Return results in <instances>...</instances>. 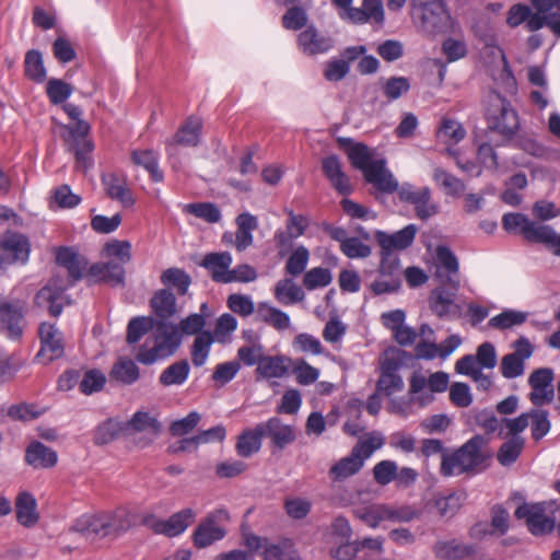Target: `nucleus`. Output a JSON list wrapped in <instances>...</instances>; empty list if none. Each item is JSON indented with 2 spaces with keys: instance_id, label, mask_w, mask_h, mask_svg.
Masks as SVG:
<instances>
[{
  "instance_id": "4be33fe9",
  "label": "nucleus",
  "mask_w": 560,
  "mask_h": 560,
  "mask_svg": "<svg viewBox=\"0 0 560 560\" xmlns=\"http://www.w3.org/2000/svg\"><path fill=\"white\" fill-rule=\"evenodd\" d=\"M366 459L360 454V448L351 450L350 454L336 462L328 471L332 481H343L358 474Z\"/></svg>"
},
{
  "instance_id": "69168bd1",
  "label": "nucleus",
  "mask_w": 560,
  "mask_h": 560,
  "mask_svg": "<svg viewBox=\"0 0 560 560\" xmlns=\"http://www.w3.org/2000/svg\"><path fill=\"white\" fill-rule=\"evenodd\" d=\"M106 383V377L100 370L93 369L84 373L80 381V390L85 395L100 392Z\"/></svg>"
},
{
  "instance_id": "37998d69",
  "label": "nucleus",
  "mask_w": 560,
  "mask_h": 560,
  "mask_svg": "<svg viewBox=\"0 0 560 560\" xmlns=\"http://www.w3.org/2000/svg\"><path fill=\"white\" fill-rule=\"evenodd\" d=\"M275 296L283 304L301 302L305 294L304 291L296 285L292 279H282L278 281L275 288Z\"/></svg>"
},
{
  "instance_id": "cd10ccee",
  "label": "nucleus",
  "mask_w": 560,
  "mask_h": 560,
  "mask_svg": "<svg viewBox=\"0 0 560 560\" xmlns=\"http://www.w3.org/2000/svg\"><path fill=\"white\" fill-rule=\"evenodd\" d=\"M432 551L440 560H464L470 556H475V546L468 544H460L455 539L444 541H436Z\"/></svg>"
},
{
  "instance_id": "13d9d810",
  "label": "nucleus",
  "mask_w": 560,
  "mask_h": 560,
  "mask_svg": "<svg viewBox=\"0 0 560 560\" xmlns=\"http://www.w3.org/2000/svg\"><path fill=\"white\" fill-rule=\"evenodd\" d=\"M103 255L117 258L118 262L128 264L131 260V244L128 241L112 240L105 243Z\"/></svg>"
},
{
  "instance_id": "a18cd8bd",
  "label": "nucleus",
  "mask_w": 560,
  "mask_h": 560,
  "mask_svg": "<svg viewBox=\"0 0 560 560\" xmlns=\"http://www.w3.org/2000/svg\"><path fill=\"white\" fill-rule=\"evenodd\" d=\"M152 317L138 316L129 320L127 326L126 341L128 345H135L147 335L155 325Z\"/></svg>"
},
{
  "instance_id": "4d7b16f0",
  "label": "nucleus",
  "mask_w": 560,
  "mask_h": 560,
  "mask_svg": "<svg viewBox=\"0 0 560 560\" xmlns=\"http://www.w3.org/2000/svg\"><path fill=\"white\" fill-rule=\"evenodd\" d=\"M310 259L308 249L301 245L296 247L289 256L285 262V272L292 277H298L304 272Z\"/></svg>"
},
{
  "instance_id": "a878e982",
  "label": "nucleus",
  "mask_w": 560,
  "mask_h": 560,
  "mask_svg": "<svg viewBox=\"0 0 560 560\" xmlns=\"http://www.w3.org/2000/svg\"><path fill=\"white\" fill-rule=\"evenodd\" d=\"M195 518L196 513L192 509H184L173 514L167 520H163L162 523H159L156 525V534H162L167 537L178 536L195 522Z\"/></svg>"
},
{
  "instance_id": "4468645a",
  "label": "nucleus",
  "mask_w": 560,
  "mask_h": 560,
  "mask_svg": "<svg viewBox=\"0 0 560 560\" xmlns=\"http://www.w3.org/2000/svg\"><path fill=\"white\" fill-rule=\"evenodd\" d=\"M259 434L271 440L273 448L283 450L296 440L295 430L289 424H284L280 418L272 417L266 422L258 423Z\"/></svg>"
},
{
  "instance_id": "9b49d317",
  "label": "nucleus",
  "mask_w": 560,
  "mask_h": 560,
  "mask_svg": "<svg viewBox=\"0 0 560 560\" xmlns=\"http://www.w3.org/2000/svg\"><path fill=\"white\" fill-rule=\"evenodd\" d=\"M398 196L401 201L415 206L416 214L421 220H427L439 211V207L431 201L429 187L415 190L411 185H405L398 190Z\"/></svg>"
},
{
  "instance_id": "774afa93",
  "label": "nucleus",
  "mask_w": 560,
  "mask_h": 560,
  "mask_svg": "<svg viewBox=\"0 0 560 560\" xmlns=\"http://www.w3.org/2000/svg\"><path fill=\"white\" fill-rule=\"evenodd\" d=\"M240 370L241 363L237 360L220 363L215 366L213 371L212 380L219 386H223L231 382Z\"/></svg>"
},
{
  "instance_id": "7c9ffc66",
  "label": "nucleus",
  "mask_w": 560,
  "mask_h": 560,
  "mask_svg": "<svg viewBox=\"0 0 560 560\" xmlns=\"http://www.w3.org/2000/svg\"><path fill=\"white\" fill-rule=\"evenodd\" d=\"M15 514L18 522L24 527H33L38 523L39 514L37 503L30 492H20L15 500Z\"/></svg>"
},
{
  "instance_id": "0eeeda50",
  "label": "nucleus",
  "mask_w": 560,
  "mask_h": 560,
  "mask_svg": "<svg viewBox=\"0 0 560 560\" xmlns=\"http://www.w3.org/2000/svg\"><path fill=\"white\" fill-rule=\"evenodd\" d=\"M502 226L509 233L522 235L526 242L544 244L546 247L552 240L553 229L551 226L535 222L523 213L510 212L504 214Z\"/></svg>"
},
{
  "instance_id": "473e14b6",
  "label": "nucleus",
  "mask_w": 560,
  "mask_h": 560,
  "mask_svg": "<svg viewBox=\"0 0 560 560\" xmlns=\"http://www.w3.org/2000/svg\"><path fill=\"white\" fill-rule=\"evenodd\" d=\"M261 556L264 560H301L291 539H281L278 542L266 540Z\"/></svg>"
},
{
  "instance_id": "49530a36",
  "label": "nucleus",
  "mask_w": 560,
  "mask_h": 560,
  "mask_svg": "<svg viewBox=\"0 0 560 560\" xmlns=\"http://www.w3.org/2000/svg\"><path fill=\"white\" fill-rule=\"evenodd\" d=\"M131 160L135 164L143 166L150 173L152 180H163V173L159 170L158 156L152 150H135L131 153Z\"/></svg>"
},
{
  "instance_id": "5fc2aeb1",
  "label": "nucleus",
  "mask_w": 560,
  "mask_h": 560,
  "mask_svg": "<svg viewBox=\"0 0 560 560\" xmlns=\"http://www.w3.org/2000/svg\"><path fill=\"white\" fill-rule=\"evenodd\" d=\"M185 211L208 223H217L221 220V211L212 202H195L185 206Z\"/></svg>"
},
{
  "instance_id": "2eb2a0df",
  "label": "nucleus",
  "mask_w": 560,
  "mask_h": 560,
  "mask_svg": "<svg viewBox=\"0 0 560 560\" xmlns=\"http://www.w3.org/2000/svg\"><path fill=\"white\" fill-rule=\"evenodd\" d=\"M42 348L38 352V358L46 359V362H51L55 359L62 357L65 352V345L61 331L52 324L43 323L38 329Z\"/></svg>"
},
{
  "instance_id": "e433bc0d",
  "label": "nucleus",
  "mask_w": 560,
  "mask_h": 560,
  "mask_svg": "<svg viewBox=\"0 0 560 560\" xmlns=\"http://www.w3.org/2000/svg\"><path fill=\"white\" fill-rule=\"evenodd\" d=\"M103 183L107 195L112 199L119 200L124 206L133 205L135 200L131 196V191L127 188L124 179L115 174H108L103 176Z\"/></svg>"
},
{
  "instance_id": "7ed1b4c3",
  "label": "nucleus",
  "mask_w": 560,
  "mask_h": 560,
  "mask_svg": "<svg viewBox=\"0 0 560 560\" xmlns=\"http://www.w3.org/2000/svg\"><path fill=\"white\" fill-rule=\"evenodd\" d=\"M62 109L70 119L75 121L73 125L63 126L66 133L62 138L68 145V150L75 156L77 167L86 170L91 164L90 153L94 149L92 140L89 138L91 126L88 121L81 119L82 110L74 104H65Z\"/></svg>"
},
{
  "instance_id": "0e129e2a",
  "label": "nucleus",
  "mask_w": 560,
  "mask_h": 560,
  "mask_svg": "<svg viewBox=\"0 0 560 560\" xmlns=\"http://www.w3.org/2000/svg\"><path fill=\"white\" fill-rule=\"evenodd\" d=\"M532 419V438L535 441L541 440L550 430L548 412L541 409H532L529 412Z\"/></svg>"
},
{
  "instance_id": "8fccbe9b",
  "label": "nucleus",
  "mask_w": 560,
  "mask_h": 560,
  "mask_svg": "<svg viewBox=\"0 0 560 560\" xmlns=\"http://www.w3.org/2000/svg\"><path fill=\"white\" fill-rule=\"evenodd\" d=\"M465 493L453 492L444 497H439L434 500V506L441 517L451 518L460 509Z\"/></svg>"
},
{
  "instance_id": "f257e3e1",
  "label": "nucleus",
  "mask_w": 560,
  "mask_h": 560,
  "mask_svg": "<svg viewBox=\"0 0 560 560\" xmlns=\"http://www.w3.org/2000/svg\"><path fill=\"white\" fill-rule=\"evenodd\" d=\"M133 526L135 518L131 511L119 506L110 511L82 515L75 520L70 530L78 533L86 541L95 544L103 539L115 540Z\"/></svg>"
},
{
  "instance_id": "bb28decb",
  "label": "nucleus",
  "mask_w": 560,
  "mask_h": 560,
  "mask_svg": "<svg viewBox=\"0 0 560 560\" xmlns=\"http://www.w3.org/2000/svg\"><path fill=\"white\" fill-rule=\"evenodd\" d=\"M202 120L197 116H189L178 128L167 145L178 144L184 147H197L200 142Z\"/></svg>"
},
{
  "instance_id": "09e8293b",
  "label": "nucleus",
  "mask_w": 560,
  "mask_h": 560,
  "mask_svg": "<svg viewBox=\"0 0 560 560\" xmlns=\"http://www.w3.org/2000/svg\"><path fill=\"white\" fill-rule=\"evenodd\" d=\"M433 179L441 186L447 195L460 196L465 191V184L462 179L452 175L441 167H435L433 172Z\"/></svg>"
},
{
  "instance_id": "79ce46f5",
  "label": "nucleus",
  "mask_w": 560,
  "mask_h": 560,
  "mask_svg": "<svg viewBox=\"0 0 560 560\" xmlns=\"http://www.w3.org/2000/svg\"><path fill=\"white\" fill-rule=\"evenodd\" d=\"M381 89L388 102H393L407 94L410 90V80L406 77H390L380 80Z\"/></svg>"
},
{
  "instance_id": "6e6d98bb",
  "label": "nucleus",
  "mask_w": 560,
  "mask_h": 560,
  "mask_svg": "<svg viewBox=\"0 0 560 560\" xmlns=\"http://www.w3.org/2000/svg\"><path fill=\"white\" fill-rule=\"evenodd\" d=\"M73 92V86L61 79H50L46 84V93L51 104L65 103Z\"/></svg>"
},
{
  "instance_id": "c03bdc74",
  "label": "nucleus",
  "mask_w": 560,
  "mask_h": 560,
  "mask_svg": "<svg viewBox=\"0 0 560 560\" xmlns=\"http://www.w3.org/2000/svg\"><path fill=\"white\" fill-rule=\"evenodd\" d=\"M161 282L175 288L178 294L184 295L188 291L191 278L185 270L172 267L162 272Z\"/></svg>"
},
{
  "instance_id": "2f4dec72",
  "label": "nucleus",
  "mask_w": 560,
  "mask_h": 560,
  "mask_svg": "<svg viewBox=\"0 0 560 560\" xmlns=\"http://www.w3.org/2000/svg\"><path fill=\"white\" fill-rule=\"evenodd\" d=\"M150 306L158 322H166L177 312L176 298L168 289L158 290L150 300Z\"/></svg>"
},
{
  "instance_id": "052dcab7",
  "label": "nucleus",
  "mask_w": 560,
  "mask_h": 560,
  "mask_svg": "<svg viewBox=\"0 0 560 560\" xmlns=\"http://www.w3.org/2000/svg\"><path fill=\"white\" fill-rule=\"evenodd\" d=\"M466 136V131L460 122L444 117L441 121V126L438 130V137L444 139V141H451L458 143Z\"/></svg>"
},
{
  "instance_id": "393cba45",
  "label": "nucleus",
  "mask_w": 560,
  "mask_h": 560,
  "mask_svg": "<svg viewBox=\"0 0 560 560\" xmlns=\"http://www.w3.org/2000/svg\"><path fill=\"white\" fill-rule=\"evenodd\" d=\"M125 264L118 261L96 262L89 268V276L113 287L125 285Z\"/></svg>"
},
{
  "instance_id": "f3484780",
  "label": "nucleus",
  "mask_w": 560,
  "mask_h": 560,
  "mask_svg": "<svg viewBox=\"0 0 560 560\" xmlns=\"http://www.w3.org/2000/svg\"><path fill=\"white\" fill-rule=\"evenodd\" d=\"M332 37L320 33L314 25L307 26L298 36V45L303 54L315 56L325 54L334 47Z\"/></svg>"
},
{
  "instance_id": "4c0bfd02",
  "label": "nucleus",
  "mask_w": 560,
  "mask_h": 560,
  "mask_svg": "<svg viewBox=\"0 0 560 560\" xmlns=\"http://www.w3.org/2000/svg\"><path fill=\"white\" fill-rule=\"evenodd\" d=\"M189 363L187 360H180L172 363L160 375L159 382L167 387L184 384L189 375Z\"/></svg>"
},
{
  "instance_id": "a19ab883",
  "label": "nucleus",
  "mask_w": 560,
  "mask_h": 560,
  "mask_svg": "<svg viewBox=\"0 0 560 560\" xmlns=\"http://www.w3.org/2000/svg\"><path fill=\"white\" fill-rule=\"evenodd\" d=\"M384 510V521L397 522V523H408L413 520L420 518L422 515L421 510L415 508L413 505L402 504V505H390L383 504Z\"/></svg>"
},
{
  "instance_id": "39448f33",
  "label": "nucleus",
  "mask_w": 560,
  "mask_h": 560,
  "mask_svg": "<svg viewBox=\"0 0 560 560\" xmlns=\"http://www.w3.org/2000/svg\"><path fill=\"white\" fill-rule=\"evenodd\" d=\"M485 117L488 129L500 133L505 140L512 139L520 128L516 110L510 102L498 92L487 96Z\"/></svg>"
},
{
  "instance_id": "6ab92c4d",
  "label": "nucleus",
  "mask_w": 560,
  "mask_h": 560,
  "mask_svg": "<svg viewBox=\"0 0 560 560\" xmlns=\"http://www.w3.org/2000/svg\"><path fill=\"white\" fill-rule=\"evenodd\" d=\"M337 142L347 153L351 165L364 175L375 161L370 148L364 143L354 142L351 138L339 137Z\"/></svg>"
},
{
  "instance_id": "603ef678",
  "label": "nucleus",
  "mask_w": 560,
  "mask_h": 560,
  "mask_svg": "<svg viewBox=\"0 0 560 560\" xmlns=\"http://www.w3.org/2000/svg\"><path fill=\"white\" fill-rule=\"evenodd\" d=\"M24 72L34 82L42 83L46 80V69L38 50L32 49L26 52Z\"/></svg>"
},
{
  "instance_id": "c756f323",
  "label": "nucleus",
  "mask_w": 560,
  "mask_h": 560,
  "mask_svg": "<svg viewBox=\"0 0 560 560\" xmlns=\"http://www.w3.org/2000/svg\"><path fill=\"white\" fill-rule=\"evenodd\" d=\"M232 264V256L229 252L209 253L205 256L200 266L209 270L215 282L226 283L229 268Z\"/></svg>"
},
{
  "instance_id": "c9c22d12",
  "label": "nucleus",
  "mask_w": 560,
  "mask_h": 560,
  "mask_svg": "<svg viewBox=\"0 0 560 560\" xmlns=\"http://www.w3.org/2000/svg\"><path fill=\"white\" fill-rule=\"evenodd\" d=\"M257 315L260 320L279 331L288 329L291 325L290 317L287 313L267 303L258 304Z\"/></svg>"
},
{
  "instance_id": "412c9836",
  "label": "nucleus",
  "mask_w": 560,
  "mask_h": 560,
  "mask_svg": "<svg viewBox=\"0 0 560 560\" xmlns=\"http://www.w3.org/2000/svg\"><path fill=\"white\" fill-rule=\"evenodd\" d=\"M364 179L372 184L378 191L393 194L398 189V183L386 167L383 159L374 161L370 170L364 174Z\"/></svg>"
},
{
  "instance_id": "1a4fd4ad",
  "label": "nucleus",
  "mask_w": 560,
  "mask_h": 560,
  "mask_svg": "<svg viewBox=\"0 0 560 560\" xmlns=\"http://www.w3.org/2000/svg\"><path fill=\"white\" fill-rule=\"evenodd\" d=\"M514 351L501 359L500 370L502 376L512 380L525 372V361L534 353V347L526 337H520L512 345Z\"/></svg>"
},
{
  "instance_id": "e2e57ef3",
  "label": "nucleus",
  "mask_w": 560,
  "mask_h": 560,
  "mask_svg": "<svg viewBox=\"0 0 560 560\" xmlns=\"http://www.w3.org/2000/svg\"><path fill=\"white\" fill-rule=\"evenodd\" d=\"M378 276L382 279L401 282V267L398 256H381Z\"/></svg>"
},
{
  "instance_id": "3c124183",
  "label": "nucleus",
  "mask_w": 560,
  "mask_h": 560,
  "mask_svg": "<svg viewBox=\"0 0 560 560\" xmlns=\"http://www.w3.org/2000/svg\"><path fill=\"white\" fill-rule=\"evenodd\" d=\"M213 341L214 337L210 331L206 330L197 335L191 347V361L194 365L201 366L205 364Z\"/></svg>"
},
{
  "instance_id": "aec40b11",
  "label": "nucleus",
  "mask_w": 560,
  "mask_h": 560,
  "mask_svg": "<svg viewBox=\"0 0 560 560\" xmlns=\"http://www.w3.org/2000/svg\"><path fill=\"white\" fill-rule=\"evenodd\" d=\"M456 293H453L444 287L435 288L429 298V305L432 312L440 318L459 317L460 306L454 302Z\"/></svg>"
},
{
  "instance_id": "ea45409f",
  "label": "nucleus",
  "mask_w": 560,
  "mask_h": 560,
  "mask_svg": "<svg viewBox=\"0 0 560 560\" xmlns=\"http://www.w3.org/2000/svg\"><path fill=\"white\" fill-rule=\"evenodd\" d=\"M259 425L256 424L254 429L245 430L240 434L236 442L237 454L242 457H249L257 453L261 447L262 434H259Z\"/></svg>"
},
{
  "instance_id": "9d476101",
  "label": "nucleus",
  "mask_w": 560,
  "mask_h": 560,
  "mask_svg": "<svg viewBox=\"0 0 560 560\" xmlns=\"http://www.w3.org/2000/svg\"><path fill=\"white\" fill-rule=\"evenodd\" d=\"M69 282L59 276H54L48 283L42 288L35 295L34 302L40 308H46L51 316H59L62 312V304L59 302L62 299Z\"/></svg>"
},
{
  "instance_id": "f704fd0d",
  "label": "nucleus",
  "mask_w": 560,
  "mask_h": 560,
  "mask_svg": "<svg viewBox=\"0 0 560 560\" xmlns=\"http://www.w3.org/2000/svg\"><path fill=\"white\" fill-rule=\"evenodd\" d=\"M225 536V530L218 526L212 525L206 520H202L194 532V544L198 548H206L214 541L222 539Z\"/></svg>"
},
{
  "instance_id": "ddd939ff",
  "label": "nucleus",
  "mask_w": 560,
  "mask_h": 560,
  "mask_svg": "<svg viewBox=\"0 0 560 560\" xmlns=\"http://www.w3.org/2000/svg\"><path fill=\"white\" fill-rule=\"evenodd\" d=\"M416 233L417 228L413 224H409L393 234L376 231L375 238L381 246V256H397L394 252L408 248L413 243Z\"/></svg>"
},
{
  "instance_id": "423d86ee",
  "label": "nucleus",
  "mask_w": 560,
  "mask_h": 560,
  "mask_svg": "<svg viewBox=\"0 0 560 560\" xmlns=\"http://www.w3.org/2000/svg\"><path fill=\"white\" fill-rule=\"evenodd\" d=\"M155 328L153 347L148 348L147 345H142L136 355L137 361L145 365L173 355L182 343V335L176 325L156 322Z\"/></svg>"
},
{
  "instance_id": "5701e85b",
  "label": "nucleus",
  "mask_w": 560,
  "mask_h": 560,
  "mask_svg": "<svg viewBox=\"0 0 560 560\" xmlns=\"http://www.w3.org/2000/svg\"><path fill=\"white\" fill-rule=\"evenodd\" d=\"M126 430L130 433H145V441L142 446L152 443L161 433V422L145 411H137L126 424Z\"/></svg>"
},
{
  "instance_id": "de8ad7c7",
  "label": "nucleus",
  "mask_w": 560,
  "mask_h": 560,
  "mask_svg": "<svg viewBox=\"0 0 560 560\" xmlns=\"http://www.w3.org/2000/svg\"><path fill=\"white\" fill-rule=\"evenodd\" d=\"M525 441L522 436L510 438L499 448L497 459L502 466H509L516 462L522 453Z\"/></svg>"
},
{
  "instance_id": "864d4df0",
  "label": "nucleus",
  "mask_w": 560,
  "mask_h": 560,
  "mask_svg": "<svg viewBox=\"0 0 560 560\" xmlns=\"http://www.w3.org/2000/svg\"><path fill=\"white\" fill-rule=\"evenodd\" d=\"M528 314L526 312L506 310L492 317L488 325L495 329H509L513 326L522 325L526 322Z\"/></svg>"
},
{
  "instance_id": "f03ea898",
  "label": "nucleus",
  "mask_w": 560,
  "mask_h": 560,
  "mask_svg": "<svg viewBox=\"0 0 560 560\" xmlns=\"http://www.w3.org/2000/svg\"><path fill=\"white\" fill-rule=\"evenodd\" d=\"M491 457L488 441L477 434L453 453H443L440 474L444 477L477 475L489 467Z\"/></svg>"
},
{
  "instance_id": "b1692460",
  "label": "nucleus",
  "mask_w": 560,
  "mask_h": 560,
  "mask_svg": "<svg viewBox=\"0 0 560 560\" xmlns=\"http://www.w3.org/2000/svg\"><path fill=\"white\" fill-rule=\"evenodd\" d=\"M322 170L324 175L330 182L331 186L343 196L352 192V186L349 177L342 172L340 160L332 154L322 161Z\"/></svg>"
},
{
  "instance_id": "c85d7f7f",
  "label": "nucleus",
  "mask_w": 560,
  "mask_h": 560,
  "mask_svg": "<svg viewBox=\"0 0 560 560\" xmlns=\"http://www.w3.org/2000/svg\"><path fill=\"white\" fill-rule=\"evenodd\" d=\"M57 453L42 442H32L25 452V462L34 468H51L57 464Z\"/></svg>"
},
{
  "instance_id": "72a5a7b5",
  "label": "nucleus",
  "mask_w": 560,
  "mask_h": 560,
  "mask_svg": "<svg viewBox=\"0 0 560 560\" xmlns=\"http://www.w3.org/2000/svg\"><path fill=\"white\" fill-rule=\"evenodd\" d=\"M140 377L138 365L128 358H119L109 372L110 381L118 382L124 385H131Z\"/></svg>"
},
{
  "instance_id": "20e7f679",
  "label": "nucleus",
  "mask_w": 560,
  "mask_h": 560,
  "mask_svg": "<svg viewBox=\"0 0 560 560\" xmlns=\"http://www.w3.org/2000/svg\"><path fill=\"white\" fill-rule=\"evenodd\" d=\"M410 16L418 31L427 36L445 34L451 27V15L443 0H411Z\"/></svg>"
},
{
  "instance_id": "dca6fc26",
  "label": "nucleus",
  "mask_w": 560,
  "mask_h": 560,
  "mask_svg": "<svg viewBox=\"0 0 560 560\" xmlns=\"http://www.w3.org/2000/svg\"><path fill=\"white\" fill-rule=\"evenodd\" d=\"M24 325L23 310L20 303L0 299V330L10 338L18 339L23 334Z\"/></svg>"
},
{
  "instance_id": "338daca9",
  "label": "nucleus",
  "mask_w": 560,
  "mask_h": 560,
  "mask_svg": "<svg viewBox=\"0 0 560 560\" xmlns=\"http://www.w3.org/2000/svg\"><path fill=\"white\" fill-rule=\"evenodd\" d=\"M201 416L197 411H190L185 418L175 420L168 430L173 436H185L194 431L200 422Z\"/></svg>"
},
{
  "instance_id": "f8f14e48",
  "label": "nucleus",
  "mask_w": 560,
  "mask_h": 560,
  "mask_svg": "<svg viewBox=\"0 0 560 560\" xmlns=\"http://www.w3.org/2000/svg\"><path fill=\"white\" fill-rule=\"evenodd\" d=\"M0 247L3 252L1 262L25 264L28 260L31 244L27 236L21 233L7 232L0 242Z\"/></svg>"
},
{
  "instance_id": "bf43d9fd",
  "label": "nucleus",
  "mask_w": 560,
  "mask_h": 560,
  "mask_svg": "<svg viewBox=\"0 0 560 560\" xmlns=\"http://www.w3.org/2000/svg\"><path fill=\"white\" fill-rule=\"evenodd\" d=\"M332 280L328 268L315 267L304 273L303 284L307 290L327 287Z\"/></svg>"
},
{
  "instance_id": "a211bd4d",
  "label": "nucleus",
  "mask_w": 560,
  "mask_h": 560,
  "mask_svg": "<svg viewBox=\"0 0 560 560\" xmlns=\"http://www.w3.org/2000/svg\"><path fill=\"white\" fill-rule=\"evenodd\" d=\"M56 261L68 271L69 284L82 279L88 268V259L72 247H59L56 252Z\"/></svg>"
},
{
  "instance_id": "680f3d73",
  "label": "nucleus",
  "mask_w": 560,
  "mask_h": 560,
  "mask_svg": "<svg viewBox=\"0 0 560 560\" xmlns=\"http://www.w3.org/2000/svg\"><path fill=\"white\" fill-rule=\"evenodd\" d=\"M353 514L372 528L377 527L384 521L383 504L359 506L353 510Z\"/></svg>"
},
{
  "instance_id": "58836bf2",
  "label": "nucleus",
  "mask_w": 560,
  "mask_h": 560,
  "mask_svg": "<svg viewBox=\"0 0 560 560\" xmlns=\"http://www.w3.org/2000/svg\"><path fill=\"white\" fill-rule=\"evenodd\" d=\"M255 372L262 378H280L287 374L288 368L283 357L265 355Z\"/></svg>"
},
{
  "instance_id": "6e6552de",
  "label": "nucleus",
  "mask_w": 560,
  "mask_h": 560,
  "mask_svg": "<svg viewBox=\"0 0 560 560\" xmlns=\"http://www.w3.org/2000/svg\"><path fill=\"white\" fill-rule=\"evenodd\" d=\"M546 504L523 503L515 510L517 520H525L528 530L534 536H544L550 534L556 528L555 520L546 516Z\"/></svg>"
}]
</instances>
